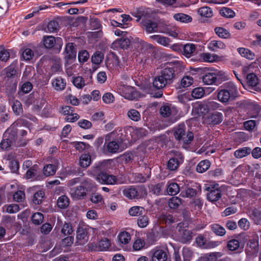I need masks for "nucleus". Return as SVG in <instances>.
<instances>
[{"instance_id":"obj_56","label":"nucleus","mask_w":261,"mask_h":261,"mask_svg":"<svg viewBox=\"0 0 261 261\" xmlns=\"http://www.w3.org/2000/svg\"><path fill=\"white\" fill-rule=\"evenodd\" d=\"M196 194V191L193 188H188L185 191H182L180 195L183 197L191 198Z\"/></svg>"},{"instance_id":"obj_62","label":"nucleus","mask_w":261,"mask_h":261,"mask_svg":"<svg viewBox=\"0 0 261 261\" xmlns=\"http://www.w3.org/2000/svg\"><path fill=\"white\" fill-rule=\"evenodd\" d=\"M73 231L72 226L71 224L65 223L62 226L61 232L64 235H70Z\"/></svg>"},{"instance_id":"obj_47","label":"nucleus","mask_w":261,"mask_h":261,"mask_svg":"<svg viewBox=\"0 0 261 261\" xmlns=\"http://www.w3.org/2000/svg\"><path fill=\"white\" fill-rule=\"evenodd\" d=\"M246 80L248 85L251 86L252 88H253L258 82L256 75L253 73L247 75Z\"/></svg>"},{"instance_id":"obj_14","label":"nucleus","mask_w":261,"mask_h":261,"mask_svg":"<svg viewBox=\"0 0 261 261\" xmlns=\"http://www.w3.org/2000/svg\"><path fill=\"white\" fill-rule=\"evenodd\" d=\"M130 44V40L128 38H121L117 39L111 44V47L113 49H117L118 48L126 49Z\"/></svg>"},{"instance_id":"obj_63","label":"nucleus","mask_w":261,"mask_h":261,"mask_svg":"<svg viewBox=\"0 0 261 261\" xmlns=\"http://www.w3.org/2000/svg\"><path fill=\"white\" fill-rule=\"evenodd\" d=\"M4 208H6V212L10 214H13L19 211V206L16 204H11L9 205H5Z\"/></svg>"},{"instance_id":"obj_11","label":"nucleus","mask_w":261,"mask_h":261,"mask_svg":"<svg viewBox=\"0 0 261 261\" xmlns=\"http://www.w3.org/2000/svg\"><path fill=\"white\" fill-rule=\"evenodd\" d=\"M168 254L166 249H157L152 251V261H166Z\"/></svg>"},{"instance_id":"obj_38","label":"nucleus","mask_w":261,"mask_h":261,"mask_svg":"<svg viewBox=\"0 0 261 261\" xmlns=\"http://www.w3.org/2000/svg\"><path fill=\"white\" fill-rule=\"evenodd\" d=\"M216 34L220 38H229L230 37L229 32L222 27H217L215 29Z\"/></svg>"},{"instance_id":"obj_9","label":"nucleus","mask_w":261,"mask_h":261,"mask_svg":"<svg viewBox=\"0 0 261 261\" xmlns=\"http://www.w3.org/2000/svg\"><path fill=\"white\" fill-rule=\"evenodd\" d=\"M88 241L86 226H80L76 231V242L78 245H84Z\"/></svg>"},{"instance_id":"obj_53","label":"nucleus","mask_w":261,"mask_h":261,"mask_svg":"<svg viewBox=\"0 0 261 261\" xmlns=\"http://www.w3.org/2000/svg\"><path fill=\"white\" fill-rule=\"evenodd\" d=\"M193 83V79L191 76L186 75L181 80L180 85L182 88H186L190 86Z\"/></svg>"},{"instance_id":"obj_34","label":"nucleus","mask_w":261,"mask_h":261,"mask_svg":"<svg viewBox=\"0 0 261 261\" xmlns=\"http://www.w3.org/2000/svg\"><path fill=\"white\" fill-rule=\"evenodd\" d=\"M197 12L201 16L205 18H211L213 15L211 8L206 6L198 9Z\"/></svg>"},{"instance_id":"obj_48","label":"nucleus","mask_w":261,"mask_h":261,"mask_svg":"<svg viewBox=\"0 0 261 261\" xmlns=\"http://www.w3.org/2000/svg\"><path fill=\"white\" fill-rule=\"evenodd\" d=\"M43 43L44 46L47 48L53 47L55 43V37L51 36L44 37Z\"/></svg>"},{"instance_id":"obj_29","label":"nucleus","mask_w":261,"mask_h":261,"mask_svg":"<svg viewBox=\"0 0 261 261\" xmlns=\"http://www.w3.org/2000/svg\"><path fill=\"white\" fill-rule=\"evenodd\" d=\"M211 166V163L208 160H205L200 162L196 167V171L200 173L207 170Z\"/></svg>"},{"instance_id":"obj_13","label":"nucleus","mask_w":261,"mask_h":261,"mask_svg":"<svg viewBox=\"0 0 261 261\" xmlns=\"http://www.w3.org/2000/svg\"><path fill=\"white\" fill-rule=\"evenodd\" d=\"M103 148L111 153H116L121 151L119 144L115 141L107 142L106 140Z\"/></svg>"},{"instance_id":"obj_5","label":"nucleus","mask_w":261,"mask_h":261,"mask_svg":"<svg viewBox=\"0 0 261 261\" xmlns=\"http://www.w3.org/2000/svg\"><path fill=\"white\" fill-rule=\"evenodd\" d=\"M102 165L101 163L95 166L93 168V171L97 174L96 177V179L99 183L101 184L106 185H118L123 183L122 181L118 177L113 175H109L106 173L100 172L98 173L101 170Z\"/></svg>"},{"instance_id":"obj_27","label":"nucleus","mask_w":261,"mask_h":261,"mask_svg":"<svg viewBox=\"0 0 261 261\" xmlns=\"http://www.w3.org/2000/svg\"><path fill=\"white\" fill-rule=\"evenodd\" d=\"M186 132L185 125L184 124L179 125L174 130V136L175 138L178 141H180L181 138Z\"/></svg>"},{"instance_id":"obj_46","label":"nucleus","mask_w":261,"mask_h":261,"mask_svg":"<svg viewBox=\"0 0 261 261\" xmlns=\"http://www.w3.org/2000/svg\"><path fill=\"white\" fill-rule=\"evenodd\" d=\"M221 16L226 18H233L235 16V13L231 9L224 7L220 10Z\"/></svg>"},{"instance_id":"obj_32","label":"nucleus","mask_w":261,"mask_h":261,"mask_svg":"<svg viewBox=\"0 0 261 261\" xmlns=\"http://www.w3.org/2000/svg\"><path fill=\"white\" fill-rule=\"evenodd\" d=\"M195 45L192 43H187L184 46L183 54L187 57H190L195 51Z\"/></svg>"},{"instance_id":"obj_20","label":"nucleus","mask_w":261,"mask_h":261,"mask_svg":"<svg viewBox=\"0 0 261 261\" xmlns=\"http://www.w3.org/2000/svg\"><path fill=\"white\" fill-rule=\"evenodd\" d=\"M173 17L176 21L181 23H186L192 21V18L191 16L182 13L174 14Z\"/></svg>"},{"instance_id":"obj_52","label":"nucleus","mask_w":261,"mask_h":261,"mask_svg":"<svg viewBox=\"0 0 261 261\" xmlns=\"http://www.w3.org/2000/svg\"><path fill=\"white\" fill-rule=\"evenodd\" d=\"M227 247L230 251H236L240 247V242L237 239L230 240L228 242Z\"/></svg>"},{"instance_id":"obj_15","label":"nucleus","mask_w":261,"mask_h":261,"mask_svg":"<svg viewBox=\"0 0 261 261\" xmlns=\"http://www.w3.org/2000/svg\"><path fill=\"white\" fill-rule=\"evenodd\" d=\"M183 156L180 155L178 158H172L170 159L167 163L168 168L171 171H175L177 169L180 164L183 162Z\"/></svg>"},{"instance_id":"obj_57","label":"nucleus","mask_w":261,"mask_h":261,"mask_svg":"<svg viewBox=\"0 0 261 261\" xmlns=\"http://www.w3.org/2000/svg\"><path fill=\"white\" fill-rule=\"evenodd\" d=\"M137 224L141 228L146 227L149 224V218L147 216L143 215L140 217L137 220Z\"/></svg>"},{"instance_id":"obj_17","label":"nucleus","mask_w":261,"mask_h":261,"mask_svg":"<svg viewBox=\"0 0 261 261\" xmlns=\"http://www.w3.org/2000/svg\"><path fill=\"white\" fill-rule=\"evenodd\" d=\"M70 193L73 199H79L86 196V190L83 186L77 187L70 190Z\"/></svg>"},{"instance_id":"obj_22","label":"nucleus","mask_w":261,"mask_h":261,"mask_svg":"<svg viewBox=\"0 0 261 261\" xmlns=\"http://www.w3.org/2000/svg\"><path fill=\"white\" fill-rule=\"evenodd\" d=\"M150 38L155 41L159 44L167 46L170 43V39L160 35H154L150 36Z\"/></svg>"},{"instance_id":"obj_6","label":"nucleus","mask_w":261,"mask_h":261,"mask_svg":"<svg viewBox=\"0 0 261 261\" xmlns=\"http://www.w3.org/2000/svg\"><path fill=\"white\" fill-rule=\"evenodd\" d=\"M227 79L225 72L217 70H212L211 72L205 73L202 77L203 83L207 85L216 83L218 80L225 81Z\"/></svg>"},{"instance_id":"obj_30","label":"nucleus","mask_w":261,"mask_h":261,"mask_svg":"<svg viewBox=\"0 0 261 261\" xmlns=\"http://www.w3.org/2000/svg\"><path fill=\"white\" fill-rule=\"evenodd\" d=\"M110 246V241L108 239H103L98 243L96 249L97 251H106L109 248Z\"/></svg>"},{"instance_id":"obj_64","label":"nucleus","mask_w":261,"mask_h":261,"mask_svg":"<svg viewBox=\"0 0 261 261\" xmlns=\"http://www.w3.org/2000/svg\"><path fill=\"white\" fill-rule=\"evenodd\" d=\"M162 220L166 223L171 224L177 221V219L170 214H163Z\"/></svg>"},{"instance_id":"obj_12","label":"nucleus","mask_w":261,"mask_h":261,"mask_svg":"<svg viewBox=\"0 0 261 261\" xmlns=\"http://www.w3.org/2000/svg\"><path fill=\"white\" fill-rule=\"evenodd\" d=\"M176 108L171 105L165 104L160 108V114L164 117H168L171 116H174L176 114Z\"/></svg>"},{"instance_id":"obj_37","label":"nucleus","mask_w":261,"mask_h":261,"mask_svg":"<svg viewBox=\"0 0 261 261\" xmlns=\"http://www.w3.org/2000/svg\"><path fill=\"white\" fill-rule=\"evenodd\" d=\"M69 204V199L65 195H62L57 200V205L61 208H66Z\"/></svg>"},{"instance_id":"obj_21","label":"nucleus","mask_w":261,"mask_h":261,"mask_svg":"<svg viewBox=\"0 0 261 261\" xmlns=\"http://www.w3.org/2000/svg\"><path fill=\"white\" fill-rule=\"evenodd\" d=\"M238 51L240 54V55L248 60H253L255 58V54L253 52H252L250 49L244 48V47H240L238 48Z\"/></svg>"},{"instance_id":"obj_50","label":"nucleus","mask_w":261,"mask_h":261,"mask_svg":"<svg viewBox=\"0 0 261 261\" xmlns=\"http://www.w3.org/2000/svg\"><path fill=\"white\" fill-rule=\"evenodd\" d=\"M249 247L251 249L252 254H256L258 251L259 244L258 240L252 239L250 240L248 244Z\"/></svg>"},{"instance_id":"obj_8","label":"nucleus","mask_w":261,"mask_h":261,"mask_svg":"<svg viewBox=\"0 0 261 261\" xmlns=\"http://www.w3.org/2000/svg\"><path fill=\"white\" fill-rule=\"evenodd\" d=\"M218 185L207 188L209 191L207 194V199L212 202L218 201L221 197V191L218 187Z\"/></svg>"},{"instance_id":"obj_10","label":"nucleus","mask_w":261,"mask_h":261,"mask_svg":"<svg viewBox=\"0 0 261 261\" xmlns=\"http://www.w3.org/2000/svg\"><path fill=\"white\" fill-rule=\"evenodd\" d=\"M141 23L143 29L147 33L150 34L158 32V24L156 22L144 17L142 19Z\"/></svg>"},{"instance_id":"obj_60","label":"nucleus","mask_w":261,"mask_h":261,"mask_svg":"<svg viewBox=\"0 0 261 261\" xmlns=\"http://www.w3.org/2000/svg\"><path fill=\"white\" fill-rule=\"evenodd\" d=\"M204 94V91L202 88L198 87L193 90L192 96L195 99L201 98Z\"/></svg>"},{"instance_id":"obj_3","label":"nucleus","mask_w":261,"mask_h":261,"mask_svg":"<svg viewBox=\"0 0 261 261\" xmlns=\"http://www.w3.org/2000/svg\"><path fill=\"white\" fill-rule=\"evenodd\" d=\"M237 94L238 88L232 82L224 83L217 90L218 99L223 103L234 99Z\"/></svg>"},{"instance_id":"obj_1","label":"nucleus","mask_w":261,"mask_h":261,"mask_svg":"<svg viewBox=\"0 0 261 261\" xmlns=\"http://www.w3.org/2000/svg\"><path fill=\"white\" fill-rule=\"evenodd\" d=\"M28 121L23 119H19L15 121L5 132L3 139L0 143V148L3 150H7L15 142L17 138V127L26 126Z\"/></svg>"},{"instance_id":"obj_24","label":"nucleus","mask_w":261,"mask_h":261,"mask_svg":"<svg viewBox=\"0 0 261 261\" xmlns=\"http://www.w3.org/2000/svg\"><path fill=\"white\" fill-rule=\"evenodd\" d=\"M251 152V149L248 147H245L237 149L234 151V155L238 159H241L249 155Z\"/></svg>"},{"instance_id":"obj_40","label":"nucleus","mask_w":261,"mask_h":261,"mask_svg":"<svg viewBox=\"0 0 261 261\" xmlns=\"http://www.w3.org/2000/svg\"><path fill=\"white\" fill-rule=\"evenodd\" d=\"M179 186L175 182L169 184L167 188V193L170 195H176L179 192Z\"/></svg>"},{"instance_id":"obj_7","label":"nucleus","mask_w":261,"mask_h":261,"mask_svg":"<svg viewBox=\"0 0 261 261\" xmlns=\"http://www.w3.org/2000/svg\"><path fill=\"white\" fill-rule=\"evenodd\" d=\"M118 93L128 100H134L137 97V93L134 88L124 85H120L118 87Z\"/></svg>"},{"instance_id":"obj_61","label":"nucleus","mask_w":261,"mask_h":261,"mask_svg":"<svg viewBox=\"0 0 261 261\" xmlns=\"http://www.w3.org/2000/svg\"><path fill=\"white\" fill-rule=\"evenodd\" d=\"M251 217L257 224H261V212L255 210L252 212Z\"/></svg>"},{"instance_id":"obj_33","label":"nucleus","mask_w":261,"mask_h":261,"mask_svg":"<svg viewBox=\"0 0 261 261\" xmlns=\"http://www.w3.org/2000/svg\"><path fill=\"white\" fill-rule=\"evenodd\" d=\"M223 120V115L221 113L216 112L209 117V121L214 125L221 123Z\"/></svg>"},{"instance_id":"obj_36","label":"nucleus","mask_w":261,"mask_h":261,"mask_svg":"<svg viewBox=\"0 0 261 261\" xmlns=\"http://www.w3.org/2000/svg\"><path fill=\"white\" fill-rule=\"evenodd\" d=\"M145 212V209L142 206H135L130 207L128 211V214L131 216H138L142 215Z\"/></svg>"},{"instance_id":"obj_2","label":"nucleus","mask_w":261,"mask_h":261,"mask_svg":"<svg viewBox=\"0 0 261 261\" xmlns=\"http://www.w3.org/2000/svg\"><path fill=\"white\" fill-rule=\"evenodd\" d=\"M175 67H166L155 77L153 81V86L156 89H161L173 83L175 78Z\"/></svg>"},{"instance_id":"obj_42","label":"nucleus","mask_w":261,"mask_h":261,"mask_svg":"<svg viewBox=\"0 0 261 261\" xmlns=\"http://www.w3.org/2000/svg\"><path fill=\"white\" fill-rule=\"evenodd\" d=\"M56 170L57 168L55 165L48 164L44 167L43 173L46 176L53 175L56 173Z\"/></svg>"},{"instance_id":"obj_19","label":"nucleus","mask_w":261,"mask_h":261,"mask_svg":"<svg viewBox=\"0 0 261 261\" xmlns=\"http://www.w3.org/2000/svg\"><path fill=\"white\" fill-rule=\"evenodd\" d=\"M220 105L214 101H207L205 103L200 104L199 105V108L201 109H203L206 110V112L210 110H215L219 109L220 107Z\"/></svg>"},{"instance_id":"obj_31","label":"nucleus","mask_w":261,"mask_h":261,"mask_svg":"<svg viewBox=\"0 0 261 261\" xmlns=\"http://www.w3.org/2000/svg\"><path fill=\"white\" fill-rule=\"evenodd\" d=\"M91 163V155L87 154H82L80 158V165L83 168H87Z\"/></svg>"},{"instance_id":"obj_18","label":"nucleus","mask_w":261,"mask_h":261,"mask_svg":"<svg viewBox=\"0 0 261 261\" xmlns=\"http://www.w3.org/2000/svg\"><path fill=\"white\" fill-rule=\"evenodd\" d=\"M225 47V44L220 40H212L208 44V48L215 52L219 49H224Z\"/></svg>"},{"instance_id":"obj_51","label":"nucleus","mask_w":261,"mask_h":261,"mask_svg":"<svg viewBox=\"0 0 261 261\" xmlns=\"http://www.w3.org/2000/svg\"><path fill=\"white\" fill-rule=\"evenodd\" d=\"M72 83L78 89H82L85 86V81L82 76L74 77Z\"/></svg>"},{"instance_id":"obj_58","label":"nucleus","mask_w":261,"mask_h":261,"mask_svg":"<svg viewBox=\"0 0 261 261\" xmlns=\"http://www.w3.org/2000/svg\"><path fill=\"white\" fill-rule=\"evenodd\" d=\"M183 261H190L193 252L191 250L187 247H184L182 250Z\"/></svg>"},{"instance_id":"obj_55","label":"nucleus","mask_w":261,"mask_h":261,"mask_svg":"<svg viewBox=\"0 0 261 261\" xmlns=\"http://www.w3.org/2000/svg\"><path fill=\"white\" fill-rule=\"evenodd\" d=\"M43 215L41 213H35L32 216V220L34 224L39 225L43 222Z\"/></svg>"},{"instance_id":"obj_26","label":"nucleus","mask_w":261,"mask_h":261,"mask_svg":"<svg viewBox=\"0 0 261 261\" xmlns=\"http://www.w3.org/2000/svg\"><path fill=\"white\" fill-rule=\"evenodd\" d=\"M117 238L120 244L126 245L130 242L131 237L129 233L124 231L119 233Z\"/></svg>"},{"instance_id":"obj_39","label":"nucleus","mask_w":261,"mask_h":261,"mask_svg":"<svg viewBox=\"0 0 261 261\" xmlns=\"http://www.w3.org/2000/svg\"><path fill=\"white\" fill-rule=\"evenodd\" d=\"M222 253L219 252H213L206 254L203 258V261H218L222 256Z\"/></svg>"},{"instance_id":"obj_25","label":"nucleus","mask_w":261,"mask_h":261,"mask_svg":"<svg viewBox=\"0 0 261 261\" xmlns=\"http://www.w3.org/2000/svg\"><path fill=\"white\" fill-rule=\"evenodd\" d=\"M52 85L56 90L60 91L64 89L66 83L62 78L58 77L52 81Z\"/></svg>"},{"instance_id":"obj_23","label":"nucleus","mask_w":261,"mask_h":261,"mask_svg":"<svg viewBox=\"0 0 261 261\" xmlns=\"http://www.w3.org/2000/svg\"><path fill=\"white\" fill-rule=\"evenodd\" d=\"M65 51L66 54V57L68 59H75L76 57V51L72 43H68L65 47Z\"/></svg>"},{"instance_id":"obj_54","label":"nucleus","mask_w":261,"mask_h":261,"mask_svg":"<svg viewBox=\"0 0 261 261\" xmlns=\"http://www.w3.org/2000/svg\"><path fill=\"white\" fill-rule=\"evenodd\" d=\"M103 59V55L100 51H96L94 55L92 56V62L93 64L98 65L102 61Z\"/></svg>"},{"instance_id":"obj_59","label":"nucleus","mask_w":261,"mask_h":261,"mask_svg":"<svg viewBox=\"0 0 261 261\" xmlns=\"http://www.w3.org/2000/svg\"><path fill=\"white\" fill-rule=\"evenodd\" d=\"M47 28L49 33H55L59 30V23L55 20L50 21L48 22Z\"/></svg>"},{"instance_id":"obj_4","label":"nucleus","mask_w":261,"mask_h":261,"mask_svg":"<svg viewBox=\"0 0 261 261\" xmlns=\"http://www.w3.org/2000/svg\"><path fill=\"white\" fill-rule=\"evenodd\" d=\"M102 165L101 163L95 166L93 168V171L97 174L96 177V179L99 183L101 184L106 185H118L123 183L122 181L118 177L113 175H109L106 173L100 172L98 173L101 170Z\"/></svg>"},{"instance_id":"obj_16","label":"nucleus","mask_w":261,"mask_h":261,"mask_svg":"<svg viewBox=\"0 0 261 261\" xmlns=\"http://www.w3.org/2000/svg\"><path fill=\"white\" fill-rule=\"evenodd\" d=\"M122 193L124 196L130 199L139 198L138 191L133 186L124 188L122 191Z\"/></svg>"},{"instance_id":"obj_35","label":"nucleus","mask_w":261,"mask_h":261,"mask_svg":"<svg viewBox=\"0 0 261 261\" xmlns=\"http://www.w3.org/2000/svg\"><path fill=\"white\" fill-rule=\"evenodd\" d=\"M213 232L217 236H223L226 234L225 228L218 224H213L211 225Z\"/></svg>"},{"instance_id":"obj_41","label":"nucleus","mask_w":261,"mask_h":261,"mask_svg":"<svg viewBox=\"0 0 261 261\" xmlns=\"http://www.w3.org/2000/svg\"><path fill=\"white\" fill-rule=\"evenodd\" d=\"M127 117L134 121H139L141 120V115L140 113L135 109H130L127 113Z\"/></svg>"},{"instance_id":"obj_44","label":"nucleus","mask_w":261,"mask_h":261,"mask_svg":"<svg viewBox=\"0 0 261 261\" xmlns=\"http://www.w3.org/2000/svg\"><path fill=\"white\" fill-rule=\"evenodd\" d=\"M193 138L194 136L193 133L190 131H187L183 135V137H182V138H181V140L179 141L181 142L184 144L188 145L191 143L193 140Z\"/></svg>"},{"instance_id":"obj_43","label":"nucleus","mask_w":261,"mask_h":261,"mask_svg":"<svg viewBox=\"0 0 261 261\" xmlns=\"http://www.w3.org/2000/svg\"><path fill=\"white\" fill-rule=\"evenodd\" d=\"M44 196V192L42 190H38L33 196V201L36 204H40Z\"/></svg>"},{"instance_id":"obj_28","label":"nucleus","mask_w":261,"mask_h":261,"mask_svg":"<svg viewBox=\"0 0 261 261\" xmlns=\"http://www.w3.org/2000/svg\"><path fill=\"white\" fill-rule=\"evenodd\" d=\"M130 133H132V137L135 139L142 137L145 136L147 134V130L143 128H132Z\"/></svg>"},{"instance_id":"obj_45","label":"nucleus","mask_w":261,"mask_h":261,"mask_svg":"<svg viewBox=\"0 0 261 261\" xmlns=\"http://www.w3.org/2000/svg\"><path fill=\"white\" fill-rule=\"evenodd\" d=\"M181 204V199L177 197H173L170 199L168 205L170 208L176 209Z\"/></svg>"},{"instance_id":"obj_49","label":"nucleus","mask_w":261,"mask_h":261,"mask_svg":"<svg viewBox=\"0 0 261 261\" xmlns=\"http://www.w3.org/2000/svg\"><path fill=\"white\" fill-rule=\"evenodd\" d=\"M204 62H213L216 61L218 58V56L216 55H212L210 53H203L201 55Z\"/></svg>"}]
</instances>
